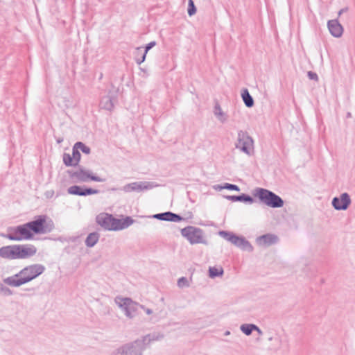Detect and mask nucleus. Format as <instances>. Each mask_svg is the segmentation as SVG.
<instances>
[{
    "label": "nucleus",
    "mask_w": 355,
    "mask_h": 355,
    "mask_svg": "<svg viewBox=\"0 0 355 355\" xmlns=\"http://www.w3.org/2000/svg\"><path fill=\"white\" fill-rule=\"evenodd\" d=\"M189 1V3H188V15L189 16H192L194 14H196V8L194 5V2L193 0H188Z\"/></svg>",
    "instance_id": "nucleus-34"
},
{
    "label": "nucleus",
    "mask_w": 355,
    "mask_h": 355,
    "mask_svg": "<svg viewBox=\"0 0 355 355\" xmlns=\"http://www.w3.org/2000/svg\"><path fill=\"white\" fill-rule=\"evenodd\" d=\"M71 178H98L95 174L92 173V171L79 167L72 175Z\"/></svg>",
    "instance_id": "nucleus-23"
},
{
    "label": "nucleus",
    "mask_w": 355,
    "mask_h": 355,
    "mask_svg": "<svg viewBox=\"0 0 355 355\" xmlns=\"http://www.w3.org/2000/svg\"><path fill=\"white\" fill-rule=\"evenodd\" d=\"M45 270V267L40 263L26 266L14 275L3 279V282L12 287H19L37 278Z\"/></svg>",
    "instance_id": "nucleus-1"
},
{
    "label": "nucleus",
    "mask_w": 355,
    "mask_h": 355,
    "mask_svg": "<svg viewBox=\"0 0 355 355\" xmlns=\"http://www.w3.org/2000/svg\"><path fill=\"white\" fill-rule=\"evenodd\" d=\"M44 196L46 198H51L54 196L53 190H48L44 193Z\"/></svg>",
    "instance_id": "nucleus-38"
},
{
    "label": "nucleus",
    "mask_w": 355,
    "mask_h": 355,
    "mask_svg": "<svg viewBox=\"0 0 355 355\" xmlns=\"http://www.w3.org/2000/svg\"><path fill=\"white\" fill-rule=\"evenodd\" d=\"M347 10V8H343L341 10H340V11L338 12V15H341L342 13L346 12Z\"/></svg>",
    "instance_id": "nucleus-42"
},
{
    "label": "nucleus",
    "mask_w": 355,
    "mask_h": 355,
    "mask_svg": "<svg viewBox=\"0 0 355 355\" xmlns=\"http://www.w3.org/2000/svg\"><path fill=\"white\" fill-rule=\"evenodd\" d=\"M181 233L191 244L204 243L202 231L200 228L188 226L182 229Z\"/></svg>",
    "instance_id": "nucleus-8"
},
{
    "label": "nucleus",
    "mask_w": 355,
    "mask_h": 355,
    "mask_svg": "<svg viewBox=\"0 0 355 355\" xmlns=\"http://www.w3.org/2000/svg\"><path fill=\"white\" fill-rule=\"evenodd\" d=\"M327 26L330 33L335 37H341L343 28L337 19L329 20Z\"/></svg>",
    "instance_id": "nucleus-19"
},
{
    "label": "nucleus",
    "mask_w": 355,
    "mask_h": 355,
    "mask_svg": "<svg viewBox=\"0 0 355 355\" xmlns=\"http://www.w3.org/2000/svg\"><path fill=\"white\" fill-rule=\"evenodd\" d=\"M241 97L246 107H252L254 105V103L253 98L250 94L247 89H244L243 90L241 93Z\"/></svg>",
    "instance_id": "nucleus-26"
},
{
    "label": "nucleus",
    "mask_w": 355,
    "mask_h": 355,
    "mask_svg": "<svg viewBox=\"0 0 355 355\" xmlns=\"http://www.w3.org/2000/svg\"><path fill=\"white\" fill-rule=\"evenodd\" d=\"M18 259H26L34 256L37 248L32 244L17 245Z\"/></svg>",
    "instance_id": "nucleus-13"
},
{
    "label": "nucleus",
    "mask_w": 355,
    "mask_h": 355,
    "mask_svg": "<svg viewBox=\"0 0 355 355\" xmlns=\"http://www.w3.org/2000/svg\"><path fill=\"white\" fill-rule=\"evenodd\" d=\"M84 181H87V180H94V181H97V182H101L102 180H103L104 179H97V178H95V179H82Z\"/></svg>",
    "instance_id": "nucleus-41"
},
{
    "label": "nucleus",
    "mask_w": 355,
    "mask_h": 355,
    "mask_svg": "<svg viewBox=\"0 0 355 355\" xmlns=\"http://www.w3.org/2000/svg\"><path fill=\"white\" fill-rule=\"evenodd\" d=\"M71 157L74 159V161L78 164L80 159V153L78 148H76V145L74 144L73 148H72V154L71 155Z\"/></svg>",
    "instance_id": "nucleus-32"
},
{
    "label": "nucleus",
    "mask_w": 355,
    "mask_h": 355,
    "mask_svg": "<svg viewBox=\"0 0 355 355\" xmlns=\"http://www.w3.org/2000/svg\"><path fill=\"white\" fill-rule=\"evenodd\" d=\"M110 355H142L140 353V349L134 345L133 343L125 345L116 350H114Z\"/></svg>",
    "instance_id": "nucleus-15"
},
{
    "label": "nucleus",
    "mask_w": 355,
    "mask_h": 355,
    "mask_svg": "<svg viewBox=\"0 0 355 355\" xmlns=\"http://www.w3.org/2000/svg\"><path fill=\"white\" fill-rule=\"evenodd\" d=\"M6 238L11 241H24L31 240L33 239L34 235L28 230L26 223L19 225L15 227H11L8 230V233L5 236Z\"/></svg>",
    "instance_id": "nucleus-5"
},
{
    "label": "nucleus",
    "mask_w": 355,
    "mask_h": 355,
    "mask_svg": "<svg viewBox=\"0 0 355 355\" xmlns=\"http://www.w3.org/2000/svg\"><path fill=\"white\" fill-rule=\"evenodd\" d=\"M218 234L223 239L230 241L236 247L240 248L243 250L248 252H252L253 250V247L252 245L244 237L238 236L231 232L226 231H220Z\"/></svg>",
    "instance_id": "nucleus-7"
},
{
    "label": "nucleus",
    "mask_w": 355,
    "mask_h": 355,
    "mask_svg": "<svg viewBox=\"0 0 355 355\" xmlns=\"http://www.w3.org/2000/svg\"><path fill=\"white\" fill-rule=\"evenodd\" d=\"M153 218L161 220L173 222H178L182 220V217L180 215L171 211L155 214L153 215Z\"/></svg>",
    "instance_id": "nucleus-20"
},
{
    "label": "nucleus",
    "mask_w": 355,
    "mask_h": 355,
    "mask_svg": "<svg viewBox=\"0 0 355 355\" xmlns=\"http://www.w3.org/2000/svg\"><path fill=\"white\" fill-rule=\"evenodd\" d=\"M253 195L257 198L261 202L271 207L280 208L284 206L283 199L275 194L274 192L263 188H256L254 190Z\"/></svg>",
    "instance_id": "nucleus-2"
},
{
    "label": "nucleus",
    "mask_w": 355,
    "mask_h": 355,
    "mask_svg": "<svg viewBox=\"0 0 355 355\" xmlns=\"http://www.w3.org/2000/svg\"><path fill=\"white\" fill-rule=\"evenodd\" d=\"M75 145L76 148L77 147L79 151L81 150L83 153L86 155H89L91 153L90 148L80 141L76 142Z\"/></svg>",
    "instance_id": "nucleus-31"
},
{
    "label": "nucleus",
    "mask_w": 355,
    "mask_h": 355,
    "mask_svg": "<svg viewBox=\"0 0 355 355\" xmlns=\"http://www.w3.org/2000/svg\"><path fill=\"white\" fill-rule=\"evenodd\" d=\"M218 188L219 189V190H221L223 189H229V190H235V191L240 190V189L238 186H236L235 184H229V183H225L223 186H217V187H216V189H218Z\"/></svg>",
    "instance_id": "nucleus-33"
},
{
    "label": "nucleus",
    "mask_w": 355,
    "mask_h": 355,
    "mask_svg": "<svg viewBox=\"0 0 355 355\" xmlns=\"http://www.w3.org/2000/svg\"><path fill=\"white\" fill-rule=\"evenodd\" d=\"M0 257L9 260L18 259L17 245L0 248Z\"/></svg>",
    "instance_id": "nucleus-16"
},
{
    "label": "nucleus",
    "mask_w": 355,
    "mask_h": 355,
    "mask_svg": "<svg viewBox=\"0 0 355 355\" xmlns=\"http://www.w3.org/2000/svg\"><path fill=\"white\" fill-rule=\"evenodd\" d=\"M0 293H2L6 296H9L12 295V291L9 288L0 283Z\"/></svg>",
    "instance_id": "nucleus-35"
},
{
    "label": "nucleus",
    "mask_w": 355,
    "mask_h": 355,
    "mask_svg": "<svg viewBox=\"0 0 355 355\" xmlns=\"http://www.w3.org/2000/svg\"><path fill=\"white\" fill-rule=\"evenodd\" d=\"M134 223V220L129 216L124 219H117V230H121L128 227Z\"/></svg>",
    "instance_id": "nucleus-27"
},
{
    "label": "nucleus",
    "mask_w": 355,
    "mask_h": 355,
    "mask_svg": "<svg viewBox=\"0 0 355 355\" xmlns=\"http://www.w3.org/2000/svg\"><path fill=\"white\" fill-rule=\"evenodd\" d=\"M139 308L143 309L147 315H151L153 313L152 309L146 308L144 305L140 304Z\"/></svg>",
    "instance_id": "nucleus-39"
},
{
    "label": "nucleus",
    "mask_w": 355,
    "mask_h": 355,
    "mask_svg": "<svg viewBox=\"0 0 355 355\" xmlns=\"http://www.w3.org/2000/svg\"><path fill=\"white\" fill-rule=\"evenodd\" d=\"M155 45H156V42L155 41L150 42V43H148L145 46L144 51H143L141 47L137 48L136 52H137L138 53H141V59H137L136 60V62L138 64H141L142 62H144L145 59H146V54H147L148 51L150 49H151L153 47H154Z\"/></svg>",
    "instance_id": "nucleus-21"
},
{
    "label": "nucleus",
    "mask_w": 355,
    "mask_h": 355,
    "mask_svg": "<svg viewBox=\"0 0 355 355\" xmlns=\"http://www.w3.org/2000/svg\"><path fill=\"white\" fill-rule=\"evenodd\" d=\"M119 189H116L114 187H107L102 191L94 189L92 188H86L84 187H80L78 185H73L68 188L67 191L69 194L72 195H77V196H87V195H92V194H96L100 193L101 191H116L119 190Z\"/></svg>",
    "instance_id": "nucleus-9"
},
{
    "label": "nucleus",
    "mask_w": 355,
    "mask_h": 355,
    "mask_svg": "<svg viewBox=\"0 0 355 355\" xmlns=\"http://www.w3.org/2000/svg\"><path fill=\"white\" fill-rule=\"evenodd\" d=\"M254 329H255L254 324H243L240 327L241 331L246 336H250Z\"/></svg>",
    "instance_id": "nucleus-28"
},
{
    "label": "nucleus",
    "mask_w": 355,
    "mask_h": 355,
    "mask_svg": "<svg viewBox=\"0 0 355 355\" xmlns=\"http://www.w3.org/2000/svg\"><path fill=\"white\" fill-rule=\"evenodd\" d=\"M116 102V97L110 92L107 95L101 97L99 106L101 109L112 111Z\"/></svg>",
    "instance_id": "nucleus-17"
},
{
    "label": "nucleus",
    "mask_w": 355,
    "mask_h": 355,
    "mask_svg": "<svg viewBox=\"0 0 355 355\" xmlns=\"http://www.w3.org/2000/svg\"><path fill=\"white\" fill-rule=\"evenodd\" d=\"M163 338L164 335L161 333L149 334L144 336L141 340H135L133 344L137 346V348L140 349V353L142 354L143 350L151 342L162 340Z\"/></svg>",
    "instance_id": "nucleus-12"
},
{
    "label": "nucleus",
    "mask_w": 355,
    "mask_h": 355,
    "mask_svg": "<svg viewBox=\"0 0 355 355\" xmlns=\"http://www.w3.org/2000/svg\"><path fill=\"white\" fill-rule=\"evenodd\" d=\"M157 186V184H155L154 183L149 182H135L125 185L121 189V190L126 193L132 191L141 192L146 190L151 189Z\"/></svg>",
    "instance_id": "nucleus-10"
},
{
    "label": "nucleus",
    "mask_w": 355,
    "mask_h": 355,
    "mask_svg": "<svg viewBox=\"0 0 355 355\" xmlns=\"http://www.w3.org/2000/svg\"><path fill=\"white\" fill-rule=\"evenodd\" d=\"M137 55H141V53H138L137 52ZM137 59H141V57H139H139H136V58H135V60H136Z\"/></svg>",
    "instance_id": "nucleus-45"
},
{
    "label": "nucleus",
    "mask_w": 355,
    "mask_h": 355,
    "mask_svg": "<svg viewBox=\"0 0 355 355\" xmlns=\"http://www.w3.org/2000/svg\"><path fill=\"white\" fill-rule=\"evenodd\" d=\"M351 116L350 113H348L347 116Z\"/></svg>",
    "instance_id": "nucleus-46"
},
{
    "label": "nucleus",
    "mask_w": 355,
    "mask_h": 355,
    "mask_svg": "<svg viewBox=\"0 0 355 355\" xmlns=\"http://www.w3.org/2000/svg\"><path fill=\"white\" fill-rule=\"evenodd\" d=\"M307 76H308L309 78L311 80H314L316 81L318 80V76L317 73H315V72L310 71L308 72Z\"/></svg>",
    "instance_id": "nucleus-37"
},
{
    "label": "nucleus",
    "mask_w": 355,
    "mask_h": 355,
    "mask_svg": "<svg viewBox=\"0 0 355 355\" xmlns=\"http://www.w3.org/2000/svg\"><path fill=\"white\" fill-rule=\"evenodd\" d=\"M97 223L107 230L117 231V219L107 214H101L96 217Z\"/></svg>",
    "instance_id": "nucleus-11"
},
{
    "label": "nucleus",
    "mask_w": 355,
    "mask_h": 355,
    "mask_svg": "<svg viewBox=\"0 0 355 355\" xmlns=\"http://www.w3.org/2000/svg\"><path fill=\"white\" fill-rule=\"evenodd\" d=\"M331 204L336 210H346L351 204V199L348 193H343L339 198H334Z\"/></svg>",
    "instance_id": "nucleus-14"
},
{
    "label": "nucleus",
    "mask_w": 355,
    "mask_h": 355,
    "mask_svg": "<svg viewBox=\"0 0 355 355\" xmlns=\"http://www.w3.org/2000/svg\"><path fill=\"white\" fill-rule=\"evenodd\" d=\"M99 239V234L97 232H92L88 234L85 239V245L89 247L92 248L94 247Z\"/></svg>",
    "instance_id": "nucleus-25"
},
{
    "label": "nucleus",
    "mask_w": 355,
    "mask_h": 355,
    "mask_svg": "<svg viewBox=\"0 0 355 355\" xmlns=\"http://www.w3.org/2000/svg\"><path fill=\"white\" fill-rule=\"evenodd\" d=\"M214 114L218 119V121H220L222 123L226 122L227 119V116L225 112H223L218 103H216L214 106Z\"/></svg>",
    "instance_id": "nucleus-24"
},
{
    "label": "nucleus",
    "mask_w": 355,
    "mask_h": 355,
    "mask_svg": "<svg viewBox=\"0 0 355 355\" xmlns=\"http://www.w3.org/2000/svg\"><path fill=\"white\" fill-rule=\"evenodd\" d=\"M236 148L248 155H252L254 153V140L243 130L238 132Z\"/></svg>",
    "instance_id": "nucleus-6"
},
{
    "label": "nucleus",
    "mask_w": 355,
    "mask_h": 355,
    "mask_svg": "<svg viewBox=\"0 0 355 355\" xmlns=\"http://www.w3.org/2000/svg\"><path fill=\"white\" fill-rule=\"evenodd\" d=\"M46 216H37L34 220L26 223V226L33 234H46L53 230L54 228L53 223L51 220H46Z\"/></svg>",
    "instance_id": "nucleus-3"
},
{
    "label": "nucleus",
    "mask_w": 355,
    "mask_h": 355,
    "mask_svg": "<svg viewBox=\"0 0 355 355\" xmlns=\"http://www.w3.org/2000/svg\"><path fill=\"white\" fill-rule=\"evenodd\" d=\"M278 236L272 234H266L257 238V243L261 246H269L278 242Z\"/></svg>",
    "instance_id": "nucleus-18"
},
{
    "label": "nucleus",
    "mask_w": 355,
    "mask_h": 355,
    "mask_svg": "<svg viewBox=\"0 0 355 355\" xmlns=\"http://www.w3.org/2000/svg\"><path fill=\"white\" fill-rule=\"evenodd\" d=\"M114 302L128 318L132 319L137 315L140 304L131 298L117 296Z\"/></svg>",
    "instance_id": "nucleus-4"
},
{
    "label": "nucleus",
    "mask_w": 355,
    "mask_h": 355,
    "mask_svg": "<svg viewBox=\"0 0 355 355\" xmlns=\"http://www.w3.org/2000/svg\"><path fill=\"white\" fill-rule=\"evenodd\" d=\"M254 327H255V329H254V331H256L259 335L263 334V331L261 330V329L258 326L254 324Z\"/></svg>",
    "instance_id": "nucleus-40"
},
{
    "label": "nucleus",
    "mask_w": 355,
    "mask_h": 355,
    "mask_svg": "<svg viewBox=\"0 0 355 355\" xmlns=\"http://www.w3.org/2000/svg\"><path fill=\"white\" fill-rule=\"evenodd\" d=\"M224 335H225V336H229V335H230V331H226L224 333Z\"/></svg>",
    "instance_id": "nucleus-44"
},
{
    "label": "nucleus",
    "mask_w": 355,
    "mask_h": 355,
    "mask_svg": "<svg viewBox=\"0 0 355 355\" xmlns=\"http://www.w3.org/2000/svg\"><path fill=\"white\" fill-rule=\"evenodd\" d=\"M223 274L222 268H217L216 267H210L209 269V275L211 278L221 276Z\"/></svg>",
    "instance_id": "nucleus-29"
},
{
    "label": "nucleus",
    "mask_w": 355,
    "mask_h": 355,
    "mask_svg": "<svg viewBox=\"0 0 355 355\" xmlns=\"http://www.w3.org/2000/svg\"><path fill=\"white\" fill-rule=\"evenodd\" d=\"M56 141H57L58 144H61L63 141V138L62 137H58V138H57Z\"/></svg>",
    "instance_id": "nucleus-43"
},
{
    "label": "nucleus",
    "mask_w": 355,
    "mask_h": 355,
    "mask_svg": "<svg viewBox=\"0 0 355 355\" xmlns=\"http://www.w3.org/2000/svg\"><path fill=\"white\" fill-rule=\"evenodd\" d=\"M63 162L66 166H76L77 163L71 157V154L64 153L63 154Z\"/></svg>",
    "instance_id": "nucleus-30"
},
{
    "label": "nucleus",
    "mask_w": 355,
    "mask_h": 355,
    "mask_svg": "<svg viewBox=\"0 0 355 355\" xmlns=\"http://www.w3.org/2000/svg\"><path fill=\"white\" fill-rule=\"evenodd\" d=\"M178 286L180 288L188 287L189 286L188 279L184 277H180L178 280Z\"/></svg>",
    "instance_id": "nucleus-36"
},
{
    "label": "nucleus",
    "mask_w": 355,
    "mask_h": 355,
    "mask_svg": "<svg viewBox=\"0 0 355 355\" xmlns=\"http://www.w3.org/2000/svg\"><path fill=\"white\" fill-rule=\"evenodd\" d=\"M225 198L232 202L240 201L248 202L249 204L254 202L253 198L245 193H242L240 196H227Z\"/></svg>",
    "instance_id": "nucleus-22"
}]
</instances>
